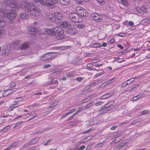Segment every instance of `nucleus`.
Instances as JSON below:
<instances>
[{"mask_svg":"<svg viewBox=\"0 0 150 150\" xmlns=\"http://www.w3.org/2000/svg\"><path fill=\"white\" fill-rule=\"evenodd\" d=\"M19 6L14 0H4L1 5L4 7L8 6L10 7L14 8L15 9H18L19 7L23 8L24 10L28 13L32 17L38 16L41 13V10L40 9L35 8L32 3H29L28 1L22 2Z\"/></svg>","mask_w":150,"mask_h":150,"instance_id":"obj_1","label":"nucleus"},{"mask_svg":"<svg viewBox=\"0 0 150 150\" xmlns=\"http://www.w3.org/2000/svg\"><path fill=\"white\" fill-rule=\"evenodd\" d=\"M45 31L46 33L50 35H55L58 40L62 39L64 37V30L61 27L56 26L52 28H46Z\"/></svg>","mask_w":150,"mask_h":150,"instance_id":"obj_2","label":"nucleus"},{"mask_svg":"<svg viewBox=\"0 0 150 150\" xmlns=\"http://www.w3.org/2000/svg\"><path fill=\"white\" fill-rule=\"evenodd\" d=\"M6 14L4 11L0 8V16L5 17L7 16L8 19L11 21L14 20L16 16V12L13 10H7L6 11Z\"/></svg>","mask_w":150,"mask_h":150,"instance_id":"obj_3","label":"nucleus"},{"mask_svg":"<svg viewBox=\"0 0 150 150\" xmlns=\"http://www.w3.org/2000/svg\"><path fill=\"white\" fill-rule=\"evenodd\" d=\"M46 18L49 21L52 22H54L57 19L62 20L63 19V16L59 12H53L49 13L46 16Z\"/></svg>","mask_w":150,"mask_h":150,"instance_id":"obj_4","label":"nucleus"},{"mask_svg":"<svg viewBox=\"0 0 150 150\" xmlns=\"http://www.w3.org/2000/svg\"><path fill=\"white\" fill-rule=\"evenodd\" d=\"M34 0L36 3H39L42 5H46L49 8H53L55 7L54 4H57L58 0Z\"/></svg>","mask_w":150,"mask_h":150,"instance_id":"obj_5","label":"nucleus"},{"mask_svg":"<svg viewBox=\"0 0 150 150\" xmlns=\"http://www.w3.org/2000/svg\"><path fill=\"white\" fill-rule=\"evenodd\" d=\"M56 56V54L53 52L47 53L41 56L40 60L43 61L49 60L53 59Z\"/></svg>","mask_w":150,"mask_h":150,"instance_id":"obj_6","label":"nucleus"},{"mask_svg":"<svg viewBox=\"0 0 150 150\" xmlns=\"http://www.w3.org/2000/svg\"><path fill=\"white\" fill-rule=\"evenodd\" d=\"M76 10L78 14L81 16L85 17L88 16V12L82 7L77 6L76 8Z\"/></svg>","mask_w":150,"mask_h":150,"instance_id":"obj_7","label":"nucleus"},{"mask_svg":"<svg viewBox=\"0 0 150 150\" xmlns=\"http://www.w3.org/2000/svg\"><path fill=\"white\" fill-rule=\"evenodd\" d=\"M69 18L71 20L75 23L81 21L82 18L79 17L78 14L74 13H71L70 14Z\"/></svg>","mask_w":150,"mask_h":150,"instance_id":"obj_8","label":"nucleus"},{"mask_svg":"<svg viewBox=\"0 0 150 150\" xmlns=\"http://www.w3.org/2000/svg\"><path fill=\"white\" fill-rule=\"evenodd\" d=\"M67 31L69 34L71 35L74 34L76 33L77 30L75 29V27L74 24H69L68 28Z\"/></svg>","mask_w":150,"mask_h":150,"instance_id":"obj_9","label":"nucleus"},{"mask_svg":"<svg viewBox=\"0 0 150 150\" xmlns=\"http://www.w3.org/2000/svg\"><path fill=\"white\" fill-rule=\"evenodd\" d=\"M37 30L36 27L34 25H31L28 28V32L31 34L34 35L36 33L37 35L38 34Z\"/></svg>","mask_w":150,"mask_h":150,"instance_id":"obj_10","label":"nucleus"},{"mask_svg":"<svg viewBox=\"0 0 150 150\" xmlns=\"http://www.w3.org/2000/svg\"><path fill=\"white\" fill-rule=\"evenodd\" d=\"M91 17L93 20L98 22H101L102 20V17L97 13H93L91 14Z\"/></svg>","mask_w":150,"mask_h":150,"instance_id":"obj_11","label":"nucleus"},{"mask_svg":"<svg viewBox=\"0 0 150 150\" xmlns=\"http://www.w3.org/2000/svg\"><path fill=\"white\" fill-rule=\"evenodd\" d=\"M54 79V78L53 77H50L49 79L48 83V84L49 85H51L52 84H53L54 85H57V86L58 85V81L57 80H55L53 82V81Z\"/></svg>","mask_w":150,"mask_h":150,"instance_id":"obj_12","label":"nucleus"},{"mask_svg":"<svg viewBox=\"0 0 150 150\" xmlns=\"http://www.w3.org/2000/svg\"><path fill=\"white\" fill-rule=\"evenodd\" d=\"M60 4L63 6H67L71 3V0H59Z\"/></svg>","mask_w":150,"mask_h":150,"instance_id":"obj_13","label":"nucleus"},{"mask_svg":"<svg viewBox=\"0 0 150 150\" xmlns=\"http://www.w3.org/2000/svg\"><path fill=\"white\" fill-rule=\"evenodd\" d=\"M137 12L142 13H143L146 11V9L145 6H143L141 8L137 7L136 8Z\"/></svg>","mask_w":150,"mask_h":150,"instance_id":"obj_14","label":"nucleus"},{"mask_svg":"<svg viewBox=\"0 0 150 150\" xmlns=\"http://www.w3.org/2000/svg\"><path fill=\"white\" fill-rule=\"evenodd\" d=\"M144 96L143 94L142 93H140L139 94L134 96L133 98L131 99L132 101H134L138 100L139 99L142 98Z\"/></svg>","mask_w":150,"mask_h":150,"instance_id":"obj_15","label":"nucleus"},{"mask_svg":"<svg viewBox=\"0 0 150 150\" xmlns=\"http://www.w3.org/2000/svg\"><path fill=\"white\" fill-rule=\"evenodd\" d=\"M76 110V109H73L70 110L69 112H68L67 113H65L64 115H63L61 117V119H63L65 117H66L67 115H70V114L72 113Z\"/></svg>","mask_w":150,"mask_h":150,"instance_id":"obj_16","label":"nucleus"},{"mask_svg":"<svg viewBox=\"0 0 150 150\" xmlns=\"http://www.w3.org/2000/svg\"><path fill=\"white\" fill-rule=\"evenodd\" d=\"M19 105V104L18 103H14L13 104L11 105L9 108V111H12L14 108L18 107Z\"/></svg>","mask_w":150,"mask_h":150,"instance_id":"obj_17","label":"nucleus"},{"mask_svg":"<svg viewBox=\"0 0 150 150\" xmlns=\"http://www.w3.org/2000/svg\"><path fill=\"white\" fill-rule=\"evenodd\" d=\"M8 45H6L3 48V50H4V53L5 55H7L9 53V49H8Z\"/></svg>","mask_w":150,"mask_h":150,"instance_id":"obj_18","label":"nucleus"},{"mask_svg":"<svg viewBox=\"0 0 150 150\" xmlns=\"http://www.w3.org/2000/svg\"><path fill=\"white\" fill-rule=\"evenodd\" d=\"M0 18V27H4L6 23L4 20L3 18V17Z\"/></svg>","mask_w":150,"mask_h":150,"instance_id":"obj_19","label":"nucleus"},{"mask_svg":"<svg viewBox=\"0 0 150 150\" xmlns=\"http://www.w3.org/2000/svg\"><path fill=\"white\" fill-rule=\"evenodd\" d=\"M28 44L27 43H23L20 46V48L21 49H25L28 47Z\"/></svg>","mask_w":150,"mask_h":150,"instance_id":"obj_20","label":"nucleus"},{"mask_svg":"<svg viewBox=\"0 0 150 150\" xmlns=\"http://www.w3.org/2000/svg\"><path fill=\"white\" fill-rule=\"evenodd\" d=\"M111 96V94L110 93H106L100 97V99H103L107 98Z\"/></svg>","mask_w":150,"mask_h":150,"instance_id":"obj_21","label":"nucleus"},{"mask_svg":"<svg viewBox=\"0 0 150 150\" xmlns=\"http://www.w3.org/2000/svg\"><path fill=\"white\" fill-rule=\"evenodd\" d=\"M23 99L21 97H19L18 98H16L14 100V102L15 103H21L23 100Z\"/></svg>","mask_w":150,"mask_h":150,"instance_id":"obj_22","label":"nucleus"},{"mask_svg":"<svg viewBox=\"0 0 150 150\" xmlns=\"http://www.w3.org/2000/svg\"><path fill=\"white\" fill-rule=\"evenodd\" d=\"M60 25L61 26L64 28H66L67 27H68L69 25L67 22L65 21H64L61 22L60 23Z\"/></svg>","mask_w":150,"mask_h":150,"instance_id":"obj_23","label":"nucleus"},{"mask_svg":"<svg viewBox=\"0 0 150 150\" xmlns=\"http://www.w3.org/2000/svg\"><path fill=\"white\" fill-rule=\"evenodd\" d=\"M28 15L26 14L25 13H21L20 15V17L22 19H26L28 18Z\"/></svg>","mask_w":150,"mask_h":150,"instance_id":"obj_24","label":"nucleus"},{"mask_svg":"<svg viewBox=\"0 0 150 150\" xmlns=\"http://www.w3.org/2000/svg\"><path fill=\"white\" fill-rule=\"evenodd\" d=\"M91 47L93 48L98 47H100V45L99 43H95L91 44Z\"/></svg>","mask_w":150,"mask_h":150,"instance_id":"obj_25","label":"nucleus"},{"mask_svg":"<svg viewBox=\"0 0 150 150\" xmlns=\"http://www.w3.org/2000/svg\"><path fill=\"white\" fill-rule=\"evenodd\" d=\"M39 137H37L31 140V142H32L31 143V144H35L37 141L39 140Z\"/></svg>","mask_w":150,"mask_h":150,"instance_id":"obj_26","label":"nucleus"},{"mask_svg":"<svg viewBox=\"0 0 150 150\" xmlns=\"http://www.w3.org/2000/svg\"><path fill=\"white\" fill-rule=\"evenodd\" d=\"M39 137H37L31 140V142H32L31 143V144H35L37 141L39 140Z\"/></svg>","mask_w":150,"mask_h":150,"instance_id":"obj_27","label":"nucleus"},{"mask_svg":"<svg viewBox=\"0 0 150 150\" xmlns=\"http://www.w3.org/2000/svg\"><path fill=\"white\" fill-rule=\"evenodd\" d=\"M13 90V89L6 90L5 91V92L6 93H8L7 95H8L14 91Z\"/></svg>","mask_w":150,"mask_h":150,"instance_id":"obj_28","label":"nucleus"},{"mask_svg":"<svg viewBox=\"0 0 150 150\" xmlns=\"http://www.w3.org/2000/svg\"><path fill=\"white\" fill-rule=\"evenodd\" d=\"M58 101H56L54 102L53 104L49 107L50 108H53L55 106L57 105L58 104Z\"/></svg>","mask_w":150,"mask_h":150,"instance_id":"obj_29","label":"nucleus"},{"mask_svg":"<svg viewBox=\"0 0 150 150\" xmlns=\"http://www.w3.org/2000/svg\"><path fill=\"white\" fill-rule=\"evenodd\" d=\"M121 4L125 6L128 5V3L127 1L125 0H122L121 1Z\"/></svg>","mask_w":150,"mask_h":150,"instance_id":"obj_30","label":"nucleus"},{"mask_svg":"<svg viewBox=\"0 0 150 150\" xmlns=\"http://www.w3.org/2000/svg\"><path fill=\"white\" fill-rule=\"evenodd\" d=\"M11 126L10 125H8L5 127L1 130H4V131L3 132H5L6 131L8 130L9 129L11 128Z\"/></svg>","mask_w":150,"mask_h":150,"instance_id":"obj_31","label":"nucleus"},{"mask_svg":"<svg viewBox=\"0 0 150 150\" xmlns=\"http://www.w3.org/2000/svg\"><path fill=\"white\" fill-rule=\"evenodd\" d=\"M133 81V80L131 81L129 83H128V82H127V81H125L122 84V87H125L128 84H130Z\"/></svg>","mask_w":150,"mask_h":150,"instance_id":"obj_32","label":"nucleus"},{"mask_svg":"<svg viewBox=\"0 0 150 150\" xmlns=\"http://www.w3.org/2000/svg\"><path fill=\"white\" fill-rule=\"evenodd\" d=\"M4 33V30L0 28V38L2 37Z\"/></svg>","mask_w":150,"mask_h":150,"instance_id":"obj_33","label":"nucleus"},{"mask_svg":"<svg viewBox=\"0 0 150 150\" xmlns=\"http://www.w3.org/2000/svg\"><path fill=\"white\" fill-rule=\"evenodd\" d=\"M59 71V69L58 68H56L52 70L51 72V74H54L57 72Z\"/></svg>","mask_w":150,"mask_h":150,"instance_id":"obj_34","label":"nucleus"},{"mask_svg":"<svg viewBox=\"0 0 150 150\" xmlns=\"http://www.w3.org/2000/svg\"><path fill=\"white\" fill-rule=\"evenodd\" d=\"M20 142L19 141H17L14 143L12 144L11 145L12 146V148L16 146Z\"/></svg>","mask_w":150,"mask_h":150,"instance_id":"obj_35","label":"nucleus"},{"mask_svg":"<svg viewBox=\"0 0 150 150\" xmlns=\"http://www.w3.org/2000/svg\"><path fill=\"white\" fill-rule=\"evenodd\" d=\"M97 1L101 5H103L105 3V1L104 0H97Z\"/></svg>","mask_w":150,"mask_h":150,"instance_id":"obj_36","label":"nucleus"},{"mask_svg":"<svg viewBox=\"0 0 150 150\" xmlns=\"http://www.w3.org/2000/svg\"><path fill=\"white\" fill-rule=\"evenodd\" d=\"M92 105V103H89L87 104L85 107L84 108L85 109L88 108H90Z\"/></svg>","mask_w":150,"mask_h":150,"instance_id":"obj_37","label":"nucleus"},{"mask_svg":"<svg viewBox=\"0 0 150 150\" xmlns=\"http://www.w3.org/2000/svg\"><path fill=\"white\" fill-rule=\"evenodd\" d=\"M103 103V101H100L96 103L95 105L96 106H100L102 105Z\"/></svg>","mask_w":150,"mask_h":150,"instance_id":"obj_38","label":"nucleus"},{"mask_svg":"<svg viewBox=\"0 0 150 150\" xmlns=\"http://www.w3.org/2000/svg\"><path fill=\"white\" fill-rule=\"evenodd\" d=\"M92 129L91 128H90L88 130L84 131L81 133V134H84L90 132Z\"/></svg>","mask_w":150,"mask_h":150,"instance_id":"obj_39","label":"nucleus"},{"mask_svg":"<svg viewBox=\"0 0 150 150\" xmlns=\"http://www.w3.org/2000/svg\"><path fill=\"white\" fill-rule=\"evenodd\" d=\"M149 112V110H145L143 111L141 113L142 115H144L148 113Z\"/></svg>","mask_w":150,"mask_h":150,"instance_id":"obj_40","label":"nucleus"},{"mask_svg":"<svg viewBox=\"0 0 150 150\" xmlns=\"http://www.w3.org/2000/svg\"><path fill=\"white\" fill-rule=\"evenodd\" d=\"M15 83L14 82H12L10 83L9 86L11 87H13L15 86Z\"/></svg>","mask_w":150,"mask_h":150,"instance_id":"obj_41","label":"nucleus"},{"mask_svg":"<svg viewBox=\"0 0 150 150\" xmlns=\"http://www.w3.org/2000/svg\"><path fill=\"white\" fill-rule=\"evenodd\" d=\"M66 76L69 77H72L74 76L71 73H66Z\"/></svg>","mask_w":150,"mask_h":150,"instance_id":"obj_42","label":"nucleus"},{"mask_svg":"<svg viewBox=\"0 0 150 150\" xmlns=\"http://www.w3.org/2000/svg\"><path fill=\"white\" fill-rule=\"evenodd\" d=\"M51 67V65H50V64H46L45 65H44V66L43 67V68L44 69H46V68H49Z\"/></svg>","mask_w":150,"mask_h":150,"instance_id":"obj_43","label":"nucleus"},{"mask_svg":"<svg viewBox=\"0 0 150 150\" xmlns=\"http://www.w3.org/2000/svg\"><path fill=\"white\" fill-rule=\"evenodd\" d=\"M128 24V25L130 26H132L134 25L133 22L132 21H129Z\"/></svg>","mask_w":150,"mask_h":150,"instance_id":"obj_44","label":"nucleus"},{"mask_svg":"<svg viewBox=\"0 0 150 150\" xmlns=\"http://www.w3.org/2000/svg\"><path fill=\"white\" fill-rule=\"evenodd\" d=\"M85 146L84 145H82L78 149V150H83V149L85 148Z\"/></svg>","mask_w":150,"mask_h":150,"instance_id":"obj_45","label":"nucleus"},{"mask_svg":"<svg viewBox=\"0 0 150 150\" xmlns=\"http://www.w3.org/2000/svg\"><path fill=\"white\" fill-rule=\"evenodd\" d=\"M103 74V73L102 72H100L99 73H97L96 74L95 76H96V77H98L102 75Z\"/></svg>","mask_w":150,"mask_h":150,"instance_id":"obj_46","label":"nucleus"},{"mask_svg":"<svg viewBox=\"0 0 150 150\" xmlns=\"http://www.w3.org/2000/svg\"><path fill=\"white\" fill-rule=\"evenodd\" d=\"M118 36H119L121 37H123L125 35V34L124 33H119L117 35Z\"/></svg>","mask_w":150,"mask_h":150,"instance_id":"obj_47","label":"nucleus"},{"mask_svg":"<svg viewBox=\"0 0 150 150\" xmlns=\"http://www.w3.org/2000/svg\"><path fill=\"white\" fill-rule=\"evenodd\" d=\"M115 42V40L113 38L111 39L110 41V44H113Z\"/></svg>","mask_w":150,"mask_h":150,"instance_id":"obj_48","label":"nucleus"},{"mask_svg":"<svg viewBox=\"0 0 150 150\" xmlns=\"http://www.w3.org/2000/svg\"><path fill=\"white\" fill-rule=\"evenodd\" d=\"M83 79V78L81 77H78L76 78V80L79 81H81Z\"/></svg>","mask_w":150,"mask_h":150,"instance_id":"obj_49","label":"nucleus"},{"mask_svg":"<svg viewBox=\"0 0 150 150\" xmlns=\"http://www.w3.org/2000/svg\"><path fill=\"white\" fill-rule=\"evenodd\" d=\"M117 47L120 48V49L122 50L123 49V47L121 44H118L117 45Z\"/></svg>","mask_w":150,"mask_h":150,"instance_id":"obj_50","label":"nucleus"},{"mask_svg":"<svg viewBox=\"0 0 150 150\" xmlns=\"http://www.w3.org/2000/svg\"><path fill=\"white\" fill-rule=\"evenodd\" d=\"M51 140L50 139L48 140L47 142L46 143L44 144V145L45 146L47 145L48 144H50V142H51Z\"/></svg>","mask_w":150,"mask_h":150,"instance_id":"obj_51","label":"nucleus"},{"mask_svg":"<svg viewBox=\"0 0 150 150\" xmlns=\"http://www.w3.org/2000/svg\"><path fill=\"white\" fill-rule=\"evenodd\" d=\"M99 59H94L92 60V62L93 63H95L98 62L99 61Z\"/></svg>","mask_w":150,"mask_h":150,"instance_id":"obj_52","label":"nucleus"},{"mask_svg":"<svg viewBox=\"0 0 150 150\" xmlns=\"http://www.w3.org/2000/svg\"><path fill=\"white\" fill-rule=\"evenodd\" d=\"M22 123V122H17L16 123V125H15L14 127H17V126H18L19 125L21 124Z\"/></svg>","mask_w":150,"mask_h":150,"instance_id":"obj_53","label":"nucleus"},{"mask_svg":"<svg viewBox=\"0 0 150 150\" xmlns=\"http://www.w3.org/2000/svg\"><path fill=\"white\" fill-rule=\"evenodd\" d=\"M117 127V126L114 125L111 127V129L112 130H114Z\"/></svg>","mask_w":150,"mask_h":150,"instance_id":"obj_54","label":"nucleus"},{"mask_svg":"<svg viewBox=\"0 0 150 150\" xmlns=\"http://www.w3.org/2000/svg\"><path fill=\"white\" fill-rule=\"evenodd\" d=\"M11 148H12V146H10L7 148L5 149L4 150H8L11 149Z\"/></svg>","mask_w":150,"mask_h":150,"instance_id":"obj_55","label":"nucleus"},{"mask_svg":"<svg viewBox=\"0 0 150 150\" xmlns=\"http://www.w3.org/2000/svg\"><path fill=\"white\" fill-rule=\"evenodd\" d=\"M136 88V87L135 86H133L129 90L130 91H132L134 90Z\"/></svg>","mask_w":150,"mask_h":150,"instance_id":"obj_56","label":"nucleus"},{"mask_svg":"<svg viewBox=\"0 0 150 150\" xmlns=\"http://www.w3.org/2000/svg\"><path fill=\"white\" fill-rule=\"evenodd\" d=\"M143 21L145 23L148 22L149 23V21L148 20V18H146V19H144Z\"/></svg>","mask_w":150,"mask_h":150,"instance_id":"obj_57","label":"nucleus"},{"mask_svg":"<svg viewBox=\"0 0 150 150\" xmlns=\"http://www.w3.org/2000/svg\"><path fill=\"white\" fill-rule=\"evenodd\" d=\"M82 110V108H79V110H77L76 112V113H78V112H79L80 111H81Z\"/></svg>","mask_w":150,"mask_h":150,"instance_id":"obj_58","label":"nucleus"},{"mask_svg":"<svg viewBox=\"0 0 150 150\" xmlns=\"http://www.w3.org/2000/svg\"><path fill=\"white\" fill-rule=\"evenodd\" d=\"M107 46V43L105 42H103L102 43V45L100 46V47H101L102 46L105 47Z\"/></svg>","mask_w":150,"mask_h":150,"instance_id":"obj_59","label":"nucleus"},{"mask_svg":"<svg viewBox=\"0 0 150 150\" xmlns=\"http://www.w3.org/2000/svg\"><path fill=\"white\" fill-rule=\"evenodd\" d=\"M132 80H133V81L134 80L133 79V78H131L127 80L126 81L128 82V83H129L131 81H132Z\"/></svg>","mask_w":150,"mask_h":150,"instance_id":"obj_60","label":"nucleus"},{"mask_svg":"<svg viewBox=\"0 0 150 150\" xmlns=\"http://www.w3.org/2000/svg\"><path fill=\"white\" fill-rule=\"evenodd\" d=\"M22 115H19V116L16 117H15L14 119V120H16V119H18L19 118L21 117H22Z\"/></svg>","mask_w":150,"mask_h":150,"instance_id":"obj_61","label":"nucleus"},{"mask_svg":"<svg viewBox=\"0 0 150 150\" xmlns=\"http://www.w3.org/2000/svg\"><path fill=\"white\" fill-rule=\"evenodd\" d=\"M42 94V93L41 92H39V93H35V94L34 95H41Z\"/></svg>","mask_w":150,"mask_h":150,"instance_id":"obj_62","label":"nucleus"},{"mask_svg":"<svg viewBox=\"0 0 150 150\" xmlns=\"http://www.w3.org/2000/svg\"><path fill=\"white\" fill-rule=\"evenodd\" d=\"M146 58H150V53L146 55Z\"/></svg>","mask_w":150,"mask_h":150,"instance_id":"obj_63","label":"nucleus"},{"mask_svg":"<svg viewBox=\"0 0 150 150\" xmlns=\"http://www.w3.org/2000/svg\"><path fill=\"white\" fill-rule=\"evenodd\" d=\"M93 65L92 64H87V67H92L93 66Z\"/></svg>","mask_w":150,"mask_h":150,"instance_id":"obj_64","label":"nucleus"}]
</instances>
